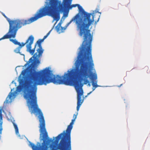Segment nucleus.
<instances>
[{
	"label": "nucleus",
	"mask_w": 150,
	"mask_h": 150,
	"mask_svg": "<svg viewBox=\"0 0 150 150\" xmlns=\"http://www.w3.org/2000/svg\"><path fill=\"white\" fill-rule=\"evenodd\" d=\"M80 51L76 62L75 69L68 71L64 76L54 75L52 71L46 68L42 70L37 72L34 69H31V103L37 104L36 96L38 85H46L53 83L57 84H64L75 87L74 82L76 80L81 84L91 86L88 79L92 77V73H90L89 69H91L94 66L91 51V43L82 45L79 47Z\"/></svg>",
	"instance_id": "f257e3e1"
},
{
	"label": "nucleus",
	"mask_w": 150,
	"mask_h": 150,
	"mask_svg": "<svg viewBox=\"0 0 150 150\" xmlns=\"http://www.w3.org/2000/svg\"><path fill=\"white\" fill-rule=\"evenodd\" d=\"M96 88H95V87H93V88H92V90H93V91L91 92H89V93H88V94L87 95H89L93 91H94L96 89Z\"/></svg>",
	"instance_id": "6ab92c4d"
},
{
	"label": "nucleus",
	"mask_w": 150,
	"mask_h": 150,
	"mask_svg": "<svg viewBox=\"0 0 150 150\" xmlns=\"http://www.w3.org/2000/svg\"><path fill=\"white\" fill-rule=\"evenodd\" d=\"M52 31V30H51L50 31H49V32L48 33H47V34H46V35H45L43 38L42 39V40H43L44 41V40L50 34L51 31Z\"/></svg>",
	"instance_id": "f3484780"
},
{
	"label": "nucleus",
	"mask_w": 150,
	"mask_h": 150,
	"mask_svg": "<svg viewBox=\"0 0 150 150\" xmlns=\"http://www.w3.org/2000/svg\"><path fill=\"white\" fill-rule=\"evenodd\" d=\"M43 41L42 39H39L35 43L34 48L35 49V51L37 45L39 48L36 50L37 52L34 54L33 56L29 59V62H32L35 65L40 63V61L39 59L42 56L44 51L41 45V43Z\"/></svg>",
	"instance_id": "423d86ee"
},
{
	"label": "nucleus",
	"mask_w": 150,
	"mask_h": 150,
	"mask_svg": "<svg viewBox=\"0 0 150 150\" xmlns=\"http://www.w3.org/2000/svg\"><path fill=\"white\" fill-rule=\"evenodd\" d=\"M92 77H91V79L92 80V85L93 87L96 88L100 86L98 85L97 84V81L96 82H94V81L95 80H96L97 79V75H94L93 74H92Z\"/></svg>",
	"instance_id": "f8f14e48"
},
{
	"label": "nucleus",
	"mask_w": 150,
	"mask_h": 150,
	"mask_svg": "<svg viewBox=\"0 0 150 150\" xmlns=\"http://www.w3.org/2000/svg\"><path fill=\"white\" fill-rule=\"evenodd\" d=\"M122 85V84H121L120 85H119V86H118V87H121V86Z\"/></svg>",
	"instance_id": "412c9836"
},
{
	"label": "nucleus",
	"mask_w": 150,
	"mask_h": 150,
	"mask_svg": "<svg viewBox=\"0 0 150 150\" xmlns=\"http://www.w3.org/2000/svg\"><path fill=\"white\" fill-rule=\"evenodd\" d=\"M44 7L40 8L34 17L26 20H11L4 13L3 15L8 22L9 26L25 25L36 21L38 18L48 16L52 17L56 22L60 18V12H63V5L61 1L58 0H46Z\"/></svg>",
	"instance_id": "7ed1b4c3"
},
{
	"label": "nucleus",
	"mask_w": 150,
	"mask_h": 150,
	"mask_svg": "<svg viewBox=\"0 0 150 150\" xmlns=\"http://www.w3.org/2000/svg\"><path fill=\"white\" fill-rule=\"evenodd\" d=\"M34 40V37L31 35L26 40L25 43L22 42V46L26 45V51L29 52L31 55H33L35 52V49H32V45L33 43Z\"/></svg>",
	"instance_id": "1a4fd4ad"
},
{
	"label": "nucleus",
	"mask_w": 150,
	"mask_h": 150,
	"mask_svg": "<svg viewBox=\"0 0 150 150\" xmlns=\"http://www.w3.org/2000/svg\"><path fill=\"white\" fill-rule=\"evenodd\" d=\"M30 112L31 114L34 113L36 116L38 115L40 122L39 132L40 137L43 141L42 145L38 147L31 142L30 143L29 146L33 150H57L55 141L48 137V133L45 127V121L43 114L38 108V104H28Z\"/></svg>",
	"instance_id": "20e7f679"
},
{
	"label": "nucleus",
	"mask_w": 150,
	"mask_h": 150,
	"mask_svg": "<svg viewBox=\"0 0 150 150\" xmlns=\"http://www.w3.org/2000/svg\"><path fill=\"white\" fill-rule=\"evenodd\" d=\"M23 46H22V44L19 45V46L17 47L14 50V52L16 53H20V51L21 48Z\"/></svg>",
	"instance_id": "ddd939ff"
},
{
	"label": "nucleus",
	"mask_w": 150,
	"mask_h": 150,
	"mask_svg": "<svg viewBox=\"0 0 150 150\" xmlns=\"http://www.w3.org/2000/svg\"><path fill=\"white\" fill-rule=\"evenodd\" d=\"M83 84H81L80 81L76 80L74 82L75 88L77 93V102L76 109L78 111L83 101V99H81V96L83 95V91L82 87Z\"/></svg>",
	"instance_id": "0eeeda50"
},
{
	"label": "nucleus",
	"mask_w": 150,
	"mask_h": 150,
	"mask_svg": "<svg viewBox=\"0 0 150 150\" xmlns=\"http://www.w3.org/2000/svg\"><path fill=\"white\" fill-rule=\"evenodd\" d=\"M99 18H100V17H99L98 18V20L97 21H98V20H99Z\"/></svg>",
	"instance_id": "4be33fe9"
},
{
	"label": "nucleus",
	"mask_w": 150,
	"mask_h": 150,
	"mask_svg": "<svg viewBox=\"0 0 150 150\" xmlns=\"http://www.w3.org/2000/svg\"><path fill=\"white\" fill-rule=\"evenodd\" d=\"M67 24L66 25H65V27L64 28H63L62 27H61V30L62 31H63V30H65L69 26V25H68L67 26Z\"/></svg>",
	"instance_id": "a211bd4d"
},
{
	"label": "nucleus",
	"mask_w": 150,
	"mask_h": 150,
	"mask_svg": "<svg viewBox=\"0 0 150 150\" xmlns=\"http://www.w3.org/2000/svg\"><path fill=\"white\" fill-rule=\"evenodd\" d=\"M28 72V70L26 69H25L22 71L21 73L19 76L20 84L24 83V80L26 78Z\"/></svg>",
	"instance_id": "9b49d317"
},
{
	"label": "nucleus",
	"mask_w": 150,
	"mask_h": 150,
	"mask_svg": "<svg viewBox=\"0 0 150 150\" xmlns=\"http://www.w3.org/2000/svg\"><path fill=\"white\" fill-rule=\"evenodd\" d=\"M61 24L59 23L55 27V29L57 32H59L60 31Z\"/></svg>",
	"instance_id": "dca6fc26"
},
{
	"label": "nucleus",
	"mask_w": 150,
	"mask_h": 150,
	"mask_svg": "<svg viewBox=\"0 0 150 150\" xmlns=\"http://www.w3.org/2000/svg\"><path fill=\"white\" fill-rule=\"evenodd\" d=\"M23 25H17L9 26V28L8 32L3 37L0 39L1 40L10 38H14L18 29L20 28Z\"/></svg>",
	"instance_id": "6e6552de"
},
{
	"label": "nucleus",
	"mask_w": 150,
	"mask_h": 150,
	"mask_svg": "<svg viewBox=\"0 0 150 150\" xmlns=\"http://www.w3.org/2000/svg\"><path fill=\"white\" fill-rule=\"evenodd\" d=\"M13 125L14 126V127L15 128L16 133V134H17L18 133V129L17 126V125L15 124L14 122H13Z\"/></svg>",
	"instance_id": "2eb2a0df"
},
{
	"label": "nucleus",
	"mask_w": 150,
	"mask_h": 150,
	"mask_svg": "<svg viewBox=\"0 0 150 150\" xmlns=\"http://www.w3.org/2000/svg\"><path fill=\"white\" fill-rule=\"evenodd\" d=\"M72 0H63V3L66 8L71 9L73 7L78 6L79 10V13L76 14L68 23L67 26L74 21L77 26V30L79 31V35L83 36L84 41L82 45L91 43L92 36L90 33L89 28L94 21V16L91 13H88L84 11L82 7L78 4L70 5Z\"/></svg>",
	"instance_id": "f03ea898"
},
{
	"label": "nucleus",
	"mask_w": 150,
	"mask_h": 150,
	"mask_svg": "<svg viewBox=\"0 0 150 150\" xmlns=\"http://www.w3.org/2000/svg\"><path fill=\"white\" fill-rule=\"evenodd\" d=\"M22 89L21 86L19 85L16 87V91L14 93L11 92L12 90H11V92L9 93L8 97L6 98V103H8L11 102V100L15 98L16 94L17 92H20Z\"/></svg>",
	"instance_id": "9d476101"
},
{
	"label": "nucleus",
	"mask_w": 150,
	"mask_h": 150,
	"mask_svg": "<svg viewBox=\"0 0 150 150\" xmlns=\"http://www.w3.org/2000/svg\"><path fill=\"white\" fill-rule=\"evenodd\" d=\"M10 40L16 45H21L19 42H18L16 39H10Z\"/></svg>",
	"instance_id": "4468645a"
},
{
	"label": "nucleus",
	"mask_w": 150,
	"mask_h": 150,
	"mask_svg": "<svg viewBox=\"0 0 150 150\" xmlns=\"http://www.w3.org/2000/svg\"><path fill=\"white\" fill-rule=\"evenodd\" d=\"M75 119H73L70 125H68L66 131L59 134L56 137L55 140L56 143H58L61 139L58 144V149L60 150H71V133L73 128V125L75 121Z\"/></svg>",
	"instance_id": "39448f33"
},
{
	"label": "nucleus",
	"mask_w": 150,
	"mask_h": 150,
	"mask_svg": "<svg viewBox=\"0 0 150 150\" xmlns=\"http://www.w3.org/2000/svg\"><path fill=\"white\" fill-rule=\"evenodd\" d=\"M77 114L76 115H75V114H74V115H73V119H75V120H76V119L77 117Z\"/></svg>",
	"instance_id": "aec40b11"
}]
</instances>
